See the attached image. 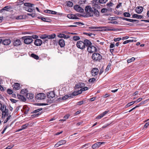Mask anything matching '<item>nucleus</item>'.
<instances>
[{"instance_id":"nucleus-1","label":"nucleus","mask_w":149,"mask_h":149,"mask_svg":"<svg viewBox=\"0 0 149 149\" xmlns=\"http://www.w3.org/2000/svg\"><path fill=\"white\" fill-rule=\"evenodd\" d=\"M86 14L88 17L93 16L95 14L96 16L99 15V12L94 8H91L90 6H87L85 7V9Z\"/></svg>"},{"instance_id":"nucleus-2","label":"nucleus","mask_w":149,"mask_h":149,"mask_svg":"<svg viewBox=\"0 0 149 149\" xmlns=\"http://www.w3.org/2000/svg\"><path fill=\"white\" fill-rule=\"evenodd\" d=\"M90 45H92L91 42L88 39H85L83 41H78L77 42L76 46L77 48L81 50H84L85 47Z\"/></svg>"},{"instance_id":"nucleus-3","label":"nucleus","mask_w":149,"mask_h":149,"mask_svg":"<svg viewBox=\"0 0 149 149\" xmlns=\"http://www.w3.org/2000/svg\"><path fill=\"white\" fill-rule=\"evenodd\" d=\"M91 57L92 59L95 61H100L102 58L101 55L97 53L93 54Z\"/></svg>"},{"instance_id":"nucleus-4","label":"nucleus","mask_w":149,"mask_h":149,"mask_svg":"<svg viewBox=\"0 0 149 149\" xmlns=\"http://www.w3.org/2000/svg\"><path fill=\"white\" fill-rule=\"evenodd\" d=\"M22 39L24 40V43L27 44H31L33 41L32 38L31 36H30L23 37Z\"/></svg>"},{"instance_id":"nucleus-5","label":"nucleus","mask_w":149,"mask_h":149,"mask_svg":"<svg viewBox=\"0 0 149 149\" xmlns=\"http://www.w3.org/2000/svg\"><path fill=\"white\" fill-rule=\"evenodd\" d=\"M2 112V117H5L8 114V110L6 108V105L5 104L3 105L2 109L1 110Z\"/></svg>"},{"instance_id":"nucleus-6","label":"nucleus","mask_w":149,"mask_h":149,"mask_svg":"<svg viewBox=\"0 0 149 149\" xmlns=\"http://www.w3.org/2000/svg\"><path fill=\"white\" fill-rule=\"evenodd\" d=\"M24 5L26 6V7H23V8L25 10L29 12H31L33 11L32 9L29 8V7H32L34 5L33 4L26 3L24 4Z\"/></svg>"},{"instance_id":"nucleus-7","label":"nucleus","mask_w":149,"mask_h":149,"mask_svg":"<svg viewBox=\"0 0 149 149\" xmlns=\"http://www.w3.org/2000/svg\"><path fill=\"white\" fill-rule=\"evenodd\" d=\"M86 47H87V51L90 53H91L97 51L96 48L95 46L91 45H90Z\"/></svg>"},{"instance_id":"nucleus-8","label":"nucleus","mask_w":149,"mask_h":149,"mask_svg":"<svg viewBox=\"0 0 149 149\" xmlns=\"http://www.w3.org/2000/svg\"><path fill=\"white\" fill-rule=\"evenodd\" d=\"M45 97V94L42 93H40L37 94L35 96V98L37 100H43Z\"/></svg>"},{"instance_id":"nucleus-9","label":"nucleus","mask_w":149,"mask_h":149,"mask_svg":"<svg viewBox=\"0 0 149 149\" xmlns=\"http://www.w3.org/2000/svg\"><path fill=\"white\" fill-rule=\"evenodd\" d=\"M74 8L75 10L78 12L83 13L84 11V9L78 5H75L74 6Z\"/></svg>"},{"instance_id":"nucleus-10","label":"nucleus","mask_w":149,"mask_h":149,"mask_svg":"<svg viewBox=\"0 0 149 149\" xmlns=\"http://www.w3.org/2000/svg\"><path fill=\"white\" fill-rule=\"evenodd\" d=\"M99 73V70L98 68H94L91 71V73L92 76H95L97 75Z\"/></svg>"},{"instance_id":"nucleus-11","label":"nucleus","mask_w":149,"mask_h":149,"mask_svg":"<svg viewBox=\"0 0 149 149\" xmlns=\"http://www.w3.org/2000/svg\"><path fill=\"white\" fill-rule=\"evenodd\" d=\"M84 84L83 83H79L77 84L76 85L74 88L75 89L81 88V89L84 86Z\"/></svg>"},{"instance_id":"nucleus-12","label":"nucleus","mask_w":149,"mask_h":149,"mask_svg":"<svg viewBox=\"0 0 149 149\" xmlns=\"http://www.w3.org/2000/svg\"><path fill=\"white\" fill-rule=\"evenodd\" d=\"M38 18L41 19L43 21L46 22H50L51 21V19L47 17H43L41 16H39L38 17Z\"/></svg>"},{"instance_id":"nucleus-13","label":"nucleus","mask_w":149,"mask_h":149,"mask_svg":"<svg viewBox=\"0 0 149 149\" xmlns=\"http://www.w3.org/2000/svg\"><path fill=\"white\" fill-rule=\"evenodd\" d=\"M81 93V91L80 90L74 91L72 93L70 94V97H73V96L78 95L79 94Z\"/></svg>"},{"instance_id":"nucleus-14","label":"nucleus","mask_w":149,"mask_h":149,"mask_svg":"<svg viewBox=\"0 0 149 149\" xmlns=\"http://www.w3.org/2000/svg\"><path fill=\"white\" fill-rule=\"evenodd\" d=\"M42 43V40L40 39H36L34 42V44L37 46H40Z\"/></svg>"},{"instance_id":"nucleus-15","label":"nucleus","mask_w":149,"mask_h":149,"mask_svg":"<svg viewBox=\"0 0 149 149\" xmlns=\"http://www.w3.org/2000/svg\"><path fill=\"white\" fill-rule=\"evenodd\" d=\"M143 8L141 6H139L136 8V12L138 13H141L143 11Z\"/></svg>"},{"instance_id":"nucleus-16","label":"nucleus","mask_w":149,"mask_h":149,"mask_svg":"<svg viewBox=\"0 0 149 149\" xmlns=\"http://www.w3.org/2000/svg\"><path fill=\"white\" fill-rule=\"evenodd\" d=\"M59 44L61 47H63L65 45V42L63 39H60L59 41Z\"/></svg>"},{"instance_id":"nucleus-17","label":"nucleus","mask_w":149,"mask_h":149,"mask_svg":"<svg viewBox=\"0 0 149 149\" xmlns=\"http://www.w3.org/2000/svg\"><path fill=\"white\" fill-rule=\"evenodd\" d=\"M2 44L4 45H8L11 42L10 40L9 39H6L2 41Z\"/></svg>"},{"instance_id":"nucleus-18","label":"nucleus","mask_w":149,"mask_h":149,"mask_svg":"<svg viewBox=\"0 0 149 149\" xmlns=\"http://www.w3.org/2000/svg\"><path fill=\"white\" fill-rule=\"evenodd\" d=\"M67 17L69 19H77L78 18L73 14H69L67 15Z\"/></svg>"},{"instance_id":"nucleus-19","label":"nucleus","mask_w":149,"mask_h":149,"mask_svg":"<svg viewBox=\"0 0 149 149\" xmlns=\"http://www.w3.org/2000/svg\"><path fill=\"white\" fill-rule=\"evenodd\" d=\"M26 97L27 99L31 100L34 98V95L32 93H26Z\"/></svg>"},{"instance_id":"nucleus-20","label":"nucleus","mask_w":149,"mask_h":149,"mask_svg":"<svg viewBox=\"0 0 149 149\" xmlns=\"http://www.w3.org/2000/svg\"><path fill=\"white\" fill-rule=\"evenodd\" d=\"M21 41L19 39L16 40L13 42V44L15 46H18L20 45Z\"/></svg>"},{"instance_id":"nucleus-21","label":"nucleus","mask_w":149,"mask_h":149,"mask_svg":"<svg viewBox=\"0 0 149 149\" xmlns=\"http://www.w3.org/2000/svg\"><path fill=\"white\" fill-rule=\"evenodd\" d=\"M55 96L54 93L53 91H50L47 95V96L49 98H53Z\"/></svg>"},{"instance_id":"nucleus-22","label":"nucleus","mask_w":149,"mask_h":149,"mask_svg":"<svg viewBox=\"0 0 149 149\" xmlns=\"http://www.w3.org/2000/svg\"><path fill=\"white\" fill-rule=\"evenodd\" d=\"M98 2L95 1V2H93V6L94 7V8L96 9V8L97 9H100V5L98 4L97 3H98Z\"/></svg>"},{"instance_id":"nucleus-23","label":"nucleus","mask_w":149,"mask_h":149,"mask_svg":"<svg viewBox=\"0 0 149 149\" xmlns=\"http://www.w3.org/2000/svg\"><path fill=\"white\" fill-rule=\"evenodd\" d=\"M58 36L59 38H62L65 39H67L70 38V36L68 35H65L63 33H60L58 35Z\"/></svg>"},{"instance_id":"nucleus-24","label":"nucleus","mask_w":149,"mask_h":149,"mask_svg":"<svg viewBox=\"0 0 149 149\" xmlns=\"http://www.w3.org/2000/svg\"><path fill=\"white\" fill-rule=\"evenodd\" d=\"M100 143L99 142L95 143L92 146V148L93 149H95L97 148H99L100 146Z\"/></svg>"},{"instance_id":"nucleus-25","label":"nucleus","mask_w":149,"mask_h":149,"mask_svg":"<svg viewBox=\"0 0 149 149\" xmlns=\"http://www.w3.org/2000/svg\"><path fill=\"white\" fill-rule=\"evenodd\" d=\"M10 6H6L4 7L1 10V12H3V10H6V11H9V10L10 9Z\"/></svg>"},{"instance_id":"nucleus-26","label":"nucleus","mask_w":149,"mask_h":149,"mask_svg":"<svg viewBox=\"0 0 149 149\" xmlns=\"http://www.w3.org/2000/svg\"><path fill=\"white\" fill-rule=\"evenodd\" d=\"M13 86H14V88L15 90H18L19 89L20 87V84L18 83H15Z\"/></svg>"},{"instance_id":"nucleus-27","label":"nucleus","mask_w":149,"mask_h":149,"mask_svg":"<svg viewBox=\"0 0 149 149\" xmlns=\"http://www.w3.org/2000/svg\"><path fill=\"white\" fill-rule=\"evenodd\" d=\"M132 17L137 19H141L142 18L143 16L137 14H134L132 15Z\"/></svg>"},{"instance_id":"nucleus-28","label":"nucleus","mask_w":149,"mask_h":149,"mask_svg":"<svg viewBox=\"0 0 149 149\" xmlns=\"http://www.w3.org/2000/svg\"><path fill=\"white\" fill-rule=\"evenodd\" d=\"M66 5L70 7H72L73 5V3L70 1H67L66 2Z\"/></svg>"},{"instance_id":"nucleus-29","label":"nucleus","mask_w":149,"mask_h":149,"mask_svg":"<svg viewBox=\"0 0 149 149\" xmlns=\"http://www.w3.org/2000/svg\"><path fill=\"white\" fill-rule=\"evenodd\" d=\"M17 97L19 99L22 100V101H25L26 100V98L23 95H18Z\"/></svg>"},{"instance_id":"nucleus-30","label":"nucleus","mask_w":149,"mask_h":149,"mask_svg":"<svg viewBox=\"0 0 149 149\" xmlns=\"http://www.w3.org/2000/svg\"><path fill=\"white\" fill-rule=\"evenodd\" d=\"M56 37V35L54 34L49 35H47V38L49 39H53Z\"/></svg>"},{"instance_id":"nucleus-31","label":"nucleus","mask_w":149,"mask_h":149,"mask_svg":"<svg viewBox=\"0 0 149 149\" xmlns=\"http://www.w3.org/2000/svg\"><path fill=\"white\" fill-rule=\"evenodd\" d=\"M136 102V101H132L130 103H129L125 105V107L127 108L129 107L133 104L134 103Z\"/></svg>"},{"instance_id":"nucleus-32","label":"nucleus","mask_w":149,"mask_h":149,"mask_svg":"<svg viewBox=\"0 0 149 149\" xmlns=\"http://www.w3.org/2000/svg\"><path fill=\"white\" fill-rule=\"evenodd\" d=\"M42 112H39L37 113H35L31 115V117L33 118H36L38 117L39 115L42 113Z\"/></svg>"},{"instance_id":"nucleus-33","label":"nucleus","mask_w":149,"mask_h":149,"mask_svg":"<svg viewBox=\"0 0 149 149\" xmlns=\"http://www.w3.org/2000/svg\"><path fill=\"white\" fill-rule=\"evenodd\" d=\"M60 146L65 144L66 143V141L65 140H61L58 142Z\"/></svg>"},{"instance_id":"nucleus-34","label":"nucleus","mask_w":149,"mask_h":149,"mask_svg":"<svg viewBox=\"0 0 149 149\" xmlns=\"http://www.w3.org/2000/svg\"><path fill=\"white\" fill-rule=\"evenodd\" d=\"M31 56L32 57L36 60L38 59L39 58V57L38 55H37L34 54H31Z\"/></svg>"},{"instance_id":"nucleus-35","label":"nucleus","mask_w":149,"mask_h":149,"mask_svg":"<svg viewBox=\"0 0 149 149\" xmlns=\"http://www.w3.org/2000/svg\"><path fill=\"white\" fill-rule=\"evenodd\" d=\"M102 27L100 26H92L89 27V29H102Z\"/></svg>"},{"instance_id":"nucleus-36","label":"nucleus","mask_w":149,"mask_h":149,"mask_svg":"<svg viewBox=\"0 0 149 149\" xmlns=\"http://www.w3.org/2000/svg\"><path fill=\"white\" fill-rule=\"evenodd\" d=\"M42 110V108H40L36 110H35L33 111V112H31V113H39L40 112V111L41 110Z\"/></svg>"},{"instance_id":"nucleus-37","label":"nucleus","mask_w":149,"mask_h":149,"mask_svg":"<svg viewBox=\"0 0 149 149\" xmlns=\"http://www.w3.org/2000/svg\"><path fill=\"white\" fill-rule=\"evenodd\" d=\"M74 25H78L79 26H82L84 25V24L80 22H74L73 23Z\"/></svg>"},{"instance_id":"nucleus-38","label":"nucleus","mask_w":149,"mask_h":149,"mask_svg":"<svg viewBox=\"0 0 149 149\" xmlns=\"http://www.w3.org/2000/svg\"><path fill=\"white\" fill-rule=\"evenodd\" d=\"M29 125V123H27L24 125H22L21 127L23 130L27 128V127Z\"/></svg>"},{"instance_id":"nucleus-39","label":"nucleus","mask_w":149,"mask_h":149,"mask_svg":"<svg viewBox=\"0 0 149 149\" xmlns=\"http://www.w3.org/2000/svg\"><path fill=\"white\" fill-rule=\"evenodd\" d=\"M85 34L87 36L93 37L95 36V34L92 33H85Z\"/></svg>"},{"instance_id":"nucleus-40","label":"nucleus","mask_w":149,"mask_h":149,"mask_svg":"<svg viewBox=\"0 0 149 149\" xmlns=\"http://www.w3.org/2000/svg\"><path fill=\"white\" fill-rule=\"evenodd\" d=\"M80 38L78 36H74L73 37V39L74 41H77L79 40Z\"/></svg>"},{"instance_id":"nucleus-41","label":"nucleus","mask_w":149,"mask_h":149,"mask_svg":"<svg viewBox=\"0 0 149 149\" xmlns=\"http://www.w3.org/2000/svg\"><path fill=\"white\" fill-rule=\"evenodd\" d=\"M123 15L125 17H130V14L127 12L124 13Z\"/></svg>"},{"instance_id":"nucleus-42","label":"nucleus","mask_w":149,"mask_h":149,"mask_svg":"<svg viewBox=\"0 0 149 149\" xmlns=\"http://www.w3.org/2000/svg\"><path fill=\"white\" fill-rule=\"evenodd\" d=\"M108 0H99L98 2L100 3L104 4Z\"/></svg>"},{"instance_id":"nucleus-43","label":"nucleus","mask_w":149,"mask_h":149,"mask_svg":"<svg viewBox=\"0 0 149 149\" xmlns=\"http://www.w3.org/2000/svg\"><path fill=\"white\" fill-rule=\"evenodd\" d=\"M135 60V58L134 57H132L131 58L128 59L127 62L128 63H130L132 61H134Z\"/></svg>"},{"instance_id":"nucleus-44","label":"nucleus","mask_w":149,"mask_h":149,"mask_svg":"<svg viewBox=\"0 0 149 149\" xmlns=\"http://www.w3.org/2000/svg\"><path fill=\"white\" fill-rule=\"evenodd\" d=\"M9 126L8 125H5V126H4V129L1 132V134H3L5 132V131L6 130L7 128Z\"/></svg>"},{"instance_id":"nucleus-45","label":"nucleus","mask_w":149,"mask_h":149,"mask_svg":"<svg viewBox=\"0 0 149 149\" xmlns=\"http://www.w3.org/2000/svg\"><path fill=\"white\" fill-rule=\"evenodd\" d=\"M147 100H146L145 101H142L138 105H137L136 106H138V107H140V106L142 104H144L146 103V101Z\"/></svg>"},{"instance_id":"nucleus-46","label":"nucleus","mask_w":149,"mask_h":149,"mask_svg":"<svg viewBox=\"0 0 149 149\" xmlns=\"http://www.w3.org/2000/svg\"><path fill=\"white\" fill-rule=\"evenodd\" d=\"M96 81V79L95 78H93L91 79H90L88 80V81L89 82L93 83L94 82Z\"/></svg>"},{"instance_id":"nucleus-47","label":"nucleus","mask_w":149,"mask_h":149,"mask_svg":"<svg viewBox=\"0 0 149 149\" xmlns=\"http://www.w3.org/2000/svg\"><path fill=\"white\" fill-rule=\"evenodd\" d=\"M88 89V88L86 87H83L82 88L80 89V91H81V93L83 91H86Z\"/></svg>"},{"instance_id":"nucleus-48","label":"nucleus","mask_w":149,"mask_h":149,"mask_svg":"<svg viewBox=\"0 0 149 149\" xmlns=\"http://www.w3.org/2000/svg\"><path fill=\"white\" fill-rule=\"evenodd\" d=\"M133 41V40H126L125 41H124L123 43V44H127L129 42H132Z\"/></svg>"},{"instance_id":"nucleus-49","label":"nucleus","mask_w":149,"mask_h":149,"mask_svg":"<svg viewBox=\"0 0 149 149\" xmlns=\"http://www.w3.org/2000/svg\"><path fill=\"white\" fill-rule=\"evenodd\" d=\"M90 146L91 144L90 143H86L83 145L82 147V148H83L85 147H86V148H87L88 146Z\"/></svg>"},{"instance_id":"nucleus-50","label":"nucleus","mask_w":149,"mask_h":149,"mask_svg":"<svg viewBox=\"0 0 149 149\" xmlns=\"http://www.w3.org/2000/svg\"><path fill=\"white\" fill-rule=\"evenodd\" d=\"M121 18L123 20H126L130 22H131V19H128L124 17H121Z\"/></svg>"},{"instance_id":"nucleus-51","label":"nucleus","mask_w":149,"mask_h":149,"mask_svg":"<svg viewBox=\"0 0 149 149\" xmlns=\"http://www.w3.org/2000/svg\"><path fill=\"white\" fill-rule=\"evenodd\" d=\"M104 116V115L102 114V113L100 114L99 115L97 116L96 117V118L97 119H100L102 117H103Z\"/></svg>"},{"instance_id":"nucleus-52","label":"nucleus","mask_w":149,"mask_h":149,"mask_svg":"<svg viewBox=\"0 0 149 149\" xmlns=\"http://www.w3.org/2000/svg\"><path fill=\"white\" fill-rule=\"evenodd\" d=\"M111 123H107V124H105L104 125H103L102 128H104L107 127L108 126H109V125H110Z\"/></svg>"},{"instance_id":"nucleus-53","label":"nucleus","mask_w":149,"mask_h":149,"mask_svg":"<svg viewBox=\"0 0 149 149\" xmlns=\"http://www.w3.org/2000/svg\"><path fill=\"white\" fill-rule=\"evenodd\" d=\"M7 92L9 94H11L13 93V91L12 90L8 89L7 90Z\"/></svg>"},{"instance_id":"nucleus-54","label":"nucleus","mask_w":149,"mask_h":149,"mask_svg":"<svg viewBox=\"0 0 149 149\" xmlns=\"http://www.w3.org/2000/svg\"><path fill=\"white\" fill-rule=\"evenodd\" d=\"M40 38L42 39H45L47 38V35L46 34L41 35L40 37Z\"/></svg>"},{"instance_id":"nucleus-55","label":"nucleus","mask_w":149,"mask_h":149,"mask_svg":"<svg viewBox=\"0 0 149 149\" xmlns=\"http://www.w3.org/2000/svg\"><path fill=\"white\" fill-rule=\"evenodd\" d=\"M69 95V96L67 95H65V96H64L63 97H62V99L63 100H65L68 99L69 97H70V95Z\"/></svg>"},{"instance_id":"nucleus-56","label":"nucleus","mask_w":149,"mask_h":149,"mask_svg":"<svg viewBox=\"0 0 149 149\" xmlns=\"http://www.w3.org/2000/svg\"><path fill=\"white\" fill-rule=\"evenodd\" d=\"M48 104L47 103H38L36 104V105L37 106H43V105H47Z\"/></svg>"},{"instance_id":"nucleus-57","label":"nucleus","mask_w":149,"mask_h":149,"mask_svg":"<svg viewBox=\"0 0 149 149\" xmlns=\"http://www.w3.org/2000/svg\"><path fill=\"white\" fill-rule=\"evenodd\" d=\"M11 117V116L10 115L8 117H7L6 119L4 120L3 123H6L8 120L10 119V117Z\"/></svg>"},{"instance_id":"nucleus-58","label":"nucleus","mask_w":149,"mask_h":149,"mask_svg":"<svg viewBox=\"0 0 149 149\" xmlns=\"http://www.w3.org/2000/svg\"><path fill=\"white\" fill-rule=\"evenodd\" d=\"M23 18V16L22 15H19L16 17V19H22Z\"/></svg>"},{"instance_id":"nucleus-59","label":"nucleus","mask_w":149,"mask_h":149,"mask_svg":"<svg viewBox=\"0 0 149 149\" xmlns=\"http://www.w3.org/2000/svg\"><path fill=\"white\" fill-rule=\"evenodd\" d=\"M113 4L112 2H110L109 3H108L107 4V5L109 7L112 6Z\"/></svg>"},{"instance_id":"nucleus-60","label":"nucleus","mask_w":149,"mask_h":149,"mask_svg":"<svg viewBox=\"0 0 149 149\" xmlns=\"http://www.w3.org/2000/svg\"><path fill=\"white\" fill-rule=\"evenodd\" d=\"M26 90H22L21 91V93L22 94H24L26 93Z\"/></svg>"},{"instance_id":"nucleus-61","label":"nucleus","mask_w":149,"mask_h":149,"mask_svg":"<svg viewBox=\"0 0 149 149\" xmlns=\"http://www.w3.org/2000/svg\"><path fill=\"white\" fill-rule=\"evenodd\" d=\"M107 11V9L106 8H102V9H101V12L102 13H105Z\"/></svg>"},{"instance_id":"nucleus-62","label":"nucleus","mask_w":149,"mask_h":149,"mask_svg":"<svg viewBox=\"0 0 149 149\" xmlns=\"http://www.w3.org/2000/svg\"><path fill=\"white\" fill-rule=\"evenodd\" d=\"M52 10H46L45 11V12L46 13H47L49 14H51Z\"/></svg>"},{"instance_id":"nucleus-63","label":"nucleus","mask_w":149,"mask_h":149,"mask_svg":"<svg viewBox=\"0 0 149 149\" xmlns=\"http://www.w3.org/2000/svg\"><path fill=\"white\" fill-rule=\"evenodd\" d=\"M84 103V101H79L77 103V105H81L82 104Z\"/></svg>"},{"instance_id":"nucleus-64","label":"nucleus","mask_w":149,"mask_h":149,"mask_svg":"<svg viewBox=\"0 0 149 149\" xmlns=\"http://www.w3.org/2000/svg\"><path fill=\"white\" fill-rule=\"evenodd\" d=\"M149 125V122H148L145 124L144 125V127L145 128H146L148 127V126Z\"/></svg>"}]
</instances>
